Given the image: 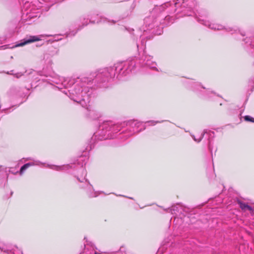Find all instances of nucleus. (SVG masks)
Segmentation results:
<instances>
[{"instance_id": "6e6552de", "label": "nucleus", "mask_w": 254, "mask_h": 254, "mask_svg": "<svg viewBox=\"0 0 254 254\" xmlns=\"http://www.w3.org/2000/svg\"><path fill=\"white\" fill-rule=\"evenodd\" d=\"M55 169H56L57 170H61L62 168H63V167H61V166H54V167Z\"/></svg>"}, {"instance_id": "7ed1b4c3", "label": "nucleus", "mask_w": 254, "mask_h": 254, "mask_svg": "<svg viewBox=\"0 0 254 254\" xmlns=\"http://www.w3.org/2000/svg\"><path fill=\"white\" fill-rule=\"evenodd\" d=\"M240 206L243 210H248L250 212L253 211V208L250 206L245 203H240Z\"/></svg>"}, {"instance_id": "0eeeda50", "label": "nucleus", "mask_w": 254, "mask_h": 254, "mask_svg": "<svg viewBox=\"0 0 254 254\" xmlns=\"http://www.w3.org/2000/svg\"><path fill=\"white\" fill-rule=\"evenodd\" d=\"M203 135V134H201V136L198 139L195 138L194 136H193V138L195 141L199 142L201 140Z\"/></svg>"}, {"instance_id": "39448f33", "label": "nucleus", "mask_w": 254, "mask_h": 254, "mask_svg": "<svg viewBox=\"0 0 254 254\" xmlns=\"http://www.w3.org/2000/svg\"><path fill=\"white\" fill-rule=\"evenodd\" d=\"M245 120L247 121H250L252 122H254V118L251 117L250 116H246L245 117Z\"/></svg>"}, {"instance_id": "f03ea898", "label": "nucleus", "mask_w": 254, "mask_h": 254, "mask_svg": "<svg viewBox=\"0 0 254 254\" xmlns=\"http://www.w3.org/2000/svg\"><path fill=\"white\" fill-rule=\"evenodd\" d=\"M203 24L214 30H221L224 28V26L221 25L211 23L208 21H204Z\"/></svg>"}, {"instance_id": "423d86ee", "label": "nucleus", "mask_w": 254, "mask_h": 254, "mask_svg": "<svg viewBox=\"0 0 254 254\" xmlns=\"http://www.w3.org/2000/svg\"><path fill=\"white\" fill-rule=\"evenodd\" d=\"M146 65L148 66H149L150 68H154L155 67L156 64L155 63H152L151 64H150V61H147L146 63Z\"/></svg>"}, {"instance_id": "1a4fd4ad", "label": "nucleus", "mask_w": 254, "mask_h": 254, "mask_svg": "<svg viewBox=\"0 0 254 254\" xmlns=\"http://www.w3.org/2000/svg\"><path fill=\"white\" fill-rule=\"evenodd\" d=\"M152 123H153V124H152L153 125H155V124L156 123H154L153 122H152Z\"/></svg>"}, {"instance_id": "20e7f679", "label": "nucleus", "mask_w": 254, "mask_h": 254, "mask_svg": "<svg viewBox=\"0 0 254 254\" xmlns=\"http://www.w3.org/2000/svg\"><path fill=\"white\" fill-rule=\"evenodd\" d=\"M34 164L33 163H27L24 165L20 169V175L22 174L23 172L26 170L29 167L33 165Z\"/></svg>"}, {"instance_id": "f257e3e1", "label": "nucleus", "mask_w": 254, "mask_h": 254, "mask_svg": "<svg viewBox=\"0 0 254 254\" xmlns=\"http://www.w3.org/2000/svg\"><path fill=\"white\" fill-rule=\"evenodd\" d=\"M44 37L43 35H40L38 36H29V37L28 39L24 40V42H21V43H19L16 44L15 46V47H21V46H23L26 44H29L30 43L40 41L41 39V37Z\"/></svg>"}]
</instances>
